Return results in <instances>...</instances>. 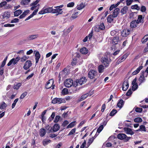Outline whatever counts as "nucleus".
<instances>
[{
  "label": "nucleus",
  "instance_id": "nucleus-1",
  "mask_svg": "<svg viewBox=\"0 0 148 148\" xmlns=\"http://www.w3.org/2000/svg\"><path fill=\"white\" fill-rule=\"evenodd\" d=\"M101 62L106 67H108L111 62L108 55H105L101 58Z\"/></svg>",
  "mask_w": 148,
  "mask_h": 148
},
{
  "label": "nucleus",
  "instance_id": "nucleus-2",
  "mask_svg": "<svg viewBox=\"0 0 148 148\" xmlns=\"http://www.w3.org/2000/svg\"><path fill=\"white\" fill-rule=\"evenodd\" d=\"M117 138L121 140H123L124 142H127L131 138V137L127 136L125 134L120 133L118 134Z\"/></svg>",
  "mask_w": 148,
  "mask_h": 148
},
{
  "label": "nucleus",
  "instance_id": "nucleus-3",
  "mask_svg": "<svg viewBox=\"0 0 148 148\" xmlns=\"http://www.w3.org/2000/svg\"><path fill=\"white\" fill-rule=\"evenodd\" d=\"M65 102V101L64 99L57 98H54L51 101V103L53 104H60Z\"/></svg>",
  "mask_w": 148,
  "mask_h": 148
},
{
  "label": "nucleus",
  "instance_id": "nucleus-4",
  "mask_svg": "<svg viewBox=\"0 0 148 148\" xmlns=\"http://www.w3.org/2000/svg\"><path fill=\"white\" fill-rule=\"evenodd\" d=\"M130 31L128 29H124L121 32V35L123 37H127L130 34Z\"/></svg>",
  "mask_w": 148,
  "mask_h": 148
},
{
  "label": "nucleus",
  "instance_id": "nucleus-5",
  "mask_svg": "<svg viewBox=\"0 0 148 148\" xmlns=\"http://www.w3.org/2000/svg\"><path fill=\"white\" fill-rule=\"evenodd\" d=\"M105 29V26L103 23H101L99 25L95 27V31L97 32H99L100 30H103Z\"/></svg>",
  "mask_w": 148,
  "mask_h": 148
},
{
  "label": "nucleus",
  "instance_id": "nucleus-6",
  "mask_svg": "<svg viewBox=\"0 0 148 148\" xmlns=\"http://www.w3.org/2000/svg\"><path fill=\"white\" fill-rule=\"evenodd\" d=\"M73 82V80L72 79H66L64 82V85L66 87H70L72 85Z\"/></svg>",
  "mask_w": 148,
  "mask_h": 148
},
{
  "label": "nucleus",
  "instance_id": "nucleus-7",
  "mask_svg": "<svg viewBox=\"0 0 148 148\" xmlns=\"http://www.w3.org/2000/svg\"><path fill=\"white\" fill-rule=\"evenodd\" d=\"M97 75V72L94 70H92L89 72L88 77L90 79H92L95 78Z\"/></svg>",
  "mask_w": 148,
  "mask_h": 148
},
{
  "label": "nucleus",
  "instance_id": "nucleus-8",
  "mask_svg": "<svg viewBox=\"0 0 148 148\" xmlns=\"http://www.w3.org/2000/svg\"><path fill=\"white\" fill-rule=\"evenodd\" d=\"M123 130L127 134L132 135L134 134L133 130L130 128L125 127L124 128Z\"/></svg>",
  "mask_w": 148,
  "mask_h": 148
},
{
  "label": "nucleus",
  "instance_id": "nucleus-9",
  "mask_svg": "<svg viewBox=\"0 0 148 148\" xmlns=\"http://www.w3.org/2000/svg\"><path fill=\"white\" fill-rule=\"evenodd\" d=\"M129 55V53H127L124 54L123 56L120 58L117 61L116 63L118 64L124 61Z\"/></svg>",
  "mask_w": 148,
  "mask_h": 148
},
{
  "label": "nucleus",
  "instance_id": "nucleus-10",
  "mask_svg": "<svg viewBox=\"0 0 148 148\" xmlns=\"http://www.w3.org/2000/svg\"><path fill=\"white\" fill-rule=\"evenodd\" d=\"M32 63L31 61L28 60L24 64L23 68L25 70H27L32 65Z\"/></svg>",
  "mask_w": 148,
  "mask_h": 148
},
{
  "label": "nucleus",
  "instance_id": "nucleus-11",
  "mask_svg": "<svg viewBox=\"0 0 148 148\" xmlns=\"http://www.w3.org/2000/svg\"><path fill=\"white\" fill-rule=\"evenodd\" d=\"M38 37V35L37 34H32L29 35L27 37V39L28 40H31L35 39Z\"/></svg>",
  "mask_w": 148,
  "mask_h": 148
},
{
  "label": "nucleus",
  "instance_id": "nucleus-12",
  "mask_svg": "<svg viewBox=\"0 0 148 148\" xmlns=\"http://www.w3.org/2000/svg\"><path fill=\"white\" fill-rule=\"evenodd\" d=\"M129 86L128 81L127 80L125 81L123 84L122 90L123 91H126L128 89Z\"/></svg>",
  "mask_w": 148,
  "mask_h": 148
},
{
  "label": "nucleus",
  "instance_id": "nucleus-13",
  "mask_svg": "<svg viewBox=\"0 0 148 148\" xmlns=\"http://www.w3.org/2000/svg\"><path fill=\"white\" fill-rule=\"evenodd\" d=\"M119 41V36H115L113 37L112 43L113 45H116Z\"/></svg>",
  "mask_w": 148,
  "mask_h": 148
},
{
  "label": "nucleus",
  "instance_id": "nucleus-14",
  "mask_svg": "<svg viewBox=\"0 0 148 148\" xmlns=\"http://www.w3.org/2000/svg\"><path fill=\"white\" fill-rule=\"evenodd\" d=\"M77 80L79 85V84L80 85H82V84H84L86 81V79L85 77H82L80 79Z\"/></svg>",
  "mask_w": 148,
  "mask_h": 148
},
{
  "label": "nucleus",
  "instance_id": "nucleus-15",
  "mask_svg": "<svg viewBox=\"0 0 148 148\" xmlns=\"http://www.w3.org/2000/svg\"><path fill=\"white\" fill-rule=\"evenodd\" d=\"M120 10L119 8H116L114 10L113 14L112 16L114 17H117L118 15L120 12Z\"/></svg>",
  "mask_w": 148,
  "mask_h": 148
},
{
  "label": "nucleus",
  "instance_id": "nucleus-16",
  "mask_svg": "<svg viewBox=\"0 0 148 148\" xmlns=\"http://www.w3.org/2000/svg\"><path fill=\"white\" fill-rule=\"evenodd\" d=\"M62 9L56 8V9H53L52 11V13H58L57 14H62Z\"/></svg>",
  "mask_w": 148,
  "mask_h": 148
},
{
  "label": "nucleus",
  "instance_id": "nucleus-17",
  "mask_svg": "<svg viewBox=\"0 0 148 148\" xmlns=\"http://www.w3.org/2000/svg\"><path fill=\"white\" fill-rule=\"evenodd\" d=\"M53 80V79L49 80L47 82L45 88L47 89L50 88L52 86Z\"/></svg>",
  "mask_w": 148,
  "mask_h": 148
},
{
  "label": "nucleus",
  "instance_id": "nucleus-18",
  "mask_svg": "<svg viewBox=\"0 0 148 148\" xmlns=\"http://www.w3.org/2000/svg\"><path fill=\"white\" fill-rule=\"evenodd\" d=\"M10 16V13L8 11H5L3 12L2 15L3 18H9Z\"/></svg>",
  "mask_w": 148,
  "mask_h": 148
},
{
  "label": "nucleus",
  "instance_id": "nucleus-19",
  "mask_svg": "<svg viewBox=\"0 0 148 148\" xmlns=\"http://www.w3.org/2000/svg\"><path fill=\"white\" fill-rule=\"evenodd\" d=\"M60 128L59 124L57 123L54 124L53 127V131L54 132H56L58 131Z\"/></svg>",
  "mask_w": 148,
  "mask_h": 148
},
{
  "label": "nucleus",
  "instance_id": "nucleus-20",
  "mask_svg": "<svg viewBox=\"0 0 148 148\" xmlns=\"http://www.w3.org/2000/svg\"><path fill=\"white\" fill-rule=\"evenodd\" d=\"M128 7L127 6H125L121 9V13L122 15L125 14L127 12V11L128 10Z\"/></svg>",
  "mask_w": 148,
  "mask_h": 148
},
{
  "label": "nucleus",
  "instance_id": "nucleus-21",
  "mask_svg": "<svg viewBox=\"0 0 148 148\" xmlns=\"http://www.w3.org/2000/svg\"><path fill=\"white\" fill-rule=\"evenodd\" d=\"M143 68V66H139L136 70L133 72L132 73L133 75H135L138 74Z\"/></svg>",
  "mask_w": 148,
  "mask_h": 148
},
{
  "label": "nucleus",
  "instance_id": "nucleus-22",
  "mask_svg": "<svg viewBox=\"0 0 148 148\" xmlns=\"http://www.w3.org/2000/svg\"><path fill=\"white\" fill-rule=\"evenodd\" d=\"M138 24L136 20H133L131 22L130 26L131 28H135L137 27Z\"/></svg>",
  "mask_w": 148,
  "mask_h": 148
},
{
  "label": "nucleus",
  "instance_id": "nucleus-23",
  "mask_svg": "<svg viewBox=\"0 0 148 148\" xmlns=\"http://www.w3.org/2000/svg\"><path fill=\"white\" fill-rule=\"evenodd\" d=\"M85 6V4L83 3H81L79 4H78L77 5L76 8L77 10H81L84 8Z\"/></svg>",
  "mask_w": 148,
  "mask_h": 148
},
{
  "label": "nucleus",
  "instance_id": "nucleus-24",
  "mask_svg": "<svg viewBox=\"0 0 148 148\" xmlns=\"http://www.w3.org/2000/svg\"><path fill=\"white\" fill-rule=\"evenodd\" d=\"M124 104L123 101L122 99L120 100L117 103V106L120 108H121Z\"/></svg>",
  "mask_w": 148,
  "mask_h": 148
},
{
  "label": "nucleus",
  "instance_id": "nucleus-25",
  "mask_svg": "<svg viewBox=\"0 0 148 148\" xmlns=\"http://www.w3.org/2000/svg\"><path fill=\"white\" fill-rule=\"evenodd\" d=\"M137 23L138 24H139L140 23H143L144 22L143 19V16L142 15H139L138 19L136 21Z\"/></svg>",
  "mask_w": 148,
  "mask_h": 148
},
{
  "label": "nucleus",
  "instance_id": "nucleus-26",
  "mask_svg": "<svg viewBox=\"0 0 148 148\" xmlns=\"http://www.w3.org/2000/svg\"><path fill=\"white\" fill-rule=\"evenodd\" d=\"M29 10H27L23 12V14H21L19 16V18L20 19H22L27 14L29 13Z\"/></svg>",
  "mask_w": 148,
  "mask_h": 148
},
{
  "label": "nucleus",
  "instance_id": "nucleus-27",
  "mask_svg": "<svg viewBox=\"0 0 148 148\" xmlns=\"http://www.w3.org/2000/svg\"><path fill=\"white\" fill-rule=\"evenodd\" d=\"M35 56L36 63H38L39 61V60L40 58V55L39 52H36L35 54Z\"/></svg>",
  "mask_w": 148,
  "mask_h": 148
},
{
  "label": "nucleus",
  "instance_id": "nucleus-28",
  "mask_svg": "<svg viewBox=\"0 0 148 148\" xmlns=\"http://www.w3.org/2000/svg\"><path fill=\"white\" fill-rule=\"evenodd\" d=\"M88 50L87 48L85 47L82 48L80 50V52L82 54H86L88 52Z\"/></svg>",
  "mask_w": 148,
  "mask_h": 148
},
{
  "label": "nucleus",
  "instance_id": "nucleus-29",
  "mask_svg": "<svg viewBox=\"0 0 148 148\" xmlns=\"http://www.w3.org/2000/svg\"><path fill=\"white\" fill-rule=\"evenodd\" d=\"M144 72H142L141 75L140 76L139 78V81L140 82V83H142L145 80V77L144 76Z\"/></svg>",
  "mask_w": 148,
  "mask_h": 148
},
{
  "label": "nucleus",
  "instance_id": "nucleus-30",
  "mask_svg": "<svg viewBox=\"0 0 148 148\" xmlns=\"http://www.w3.org/2000/svg\"><path fill=\"white\" fill-rule=\"evenodd\" d=\"M46 131L44 128L41 129L40 130L39 134L40 136H44L46 134Z\"/></svg>",
  "mask_w": 148,
  "mask_h": 148
},
{
  "label": "nucleus",
  "instance_id": "nucleus-31",
  "mask_svg": "<svg viewBox=\"0 0 148 148\" xmlns=\"http://www.w3.org/2000/svg\"><path fill=\"white\" fill-rule=\"evenodd\" d=\"M17 63L15 59V58H13L8 63L7 65L8 66H10L12 63L14 65Z\"/></svg>",
  "mask_w": 148,
  "mask_h": 148
},
{
  "label": "nucleus",
  "instance_id": "nucleus-32",
  "mask_svg": "<svg viewBox=\"0 0 148 148\" xmlns=\"http://www.w3.org/2000/svg\"><path fill=\"white\" fill-rule=\"evenodd\" d=\"M91 95L89 93H87L85 94H84L82 95L81 97L80 98V99L79 100V101H82L85 99L86 98H87L88 96H90Z\"/></svg>",
  "mask_w": 148,
  "mask_h": 148
},
{
  "label": "nucleus",
  "instance_id": "nucleus-33",
  "mask_svg": "<svg viewBox=\"0 0 148 148\" xmlns=\"http://www.w3.org/2000/svg\"><path fill=\"white\" fill-rule=\"evenodd\" d=\"M98 69L99 72L101 73L103 72L105 68L103 65H100L99 66Z\"/></svg>",
  "mask_w": 148,
  "mask_h": 148
},
{
  "label": "nucleus",
  "instance_id": "nucleus-34",
  "mask_svg": "<svg viewBox=\"0 0 148 148\" xmlns=\"http://www.w3.org/2000/svg\"><path fill=\"white\" fill-rule=\"evenodd\" d=\"M103 127H104L103 126V125H101L97 129V132L98 133V134H97V133L95 136H98L99 134V133L103 130Z\"/></svg>",
  "mask_w": 148,
  "mask_h": 148
},
{
  "label": "nucleus",
  "instance_id": "nucleus-35",
  "mask_svg": "<svg viewBox=\"0 0 148 148\" xmlns=\"http://www.w3.org/2000/svg\"><path fill=\"white\" fill-rule=\"evenodd\" d=\"M22 12V11L21 10H16L14 12V16H17Z\"/></svg>",
  "mask_w": 148,
  "mask_h": 148
},
{
  "label": "nucleus",
  "instance_id": "nucleus-36",
  "mask_svg": "<svg viewBox=\"0 0 148 148\" xmlns=\"http://www.w3.org/2000/svg\"><path fill=\"white\" fill-rule=\"evenodd\" d=\"M76 124V122L74 121L70 123L67 126V128H71L74 127Z\"/></svg>",
  "mask_w": 148,
  "mask_h": 148
},
{
  "label": "nucleus",
  "instance_id": "nucleus-37",
  "mask_svg": "<svg viewBox=\"0 0 148 148\" xmlns=\"http://www.w3.org/2000/svg\"><path fill=\"white\" fill-rule=\"evenodd\" d=\"M113 18L114 17L112 15H109L107 17V21L109 23H111L113 20Z\"/></svg>",
  "mask_w": 148,
  "mask_h": 148
},
{
  "label": "nucleus",
  "instance_id": "nucleus-38",
  "mask_svg": "<svg viewBox=\"0 0 148 148\" xmlns=\"http://www.w3.org/2000/svg\"><path fill=\"white\" fill-rule=\"evenodd\" d=\"M53 9L52 8H45L44 7V10L45 13L52 12Z\"/></svg>",
  "mask_w": 148,
  "mask_h": 148
},
{
  "label": "nucleus",
  "instance_id": "nucleus-39",
  "mask_svg": "<svg viewBox=\"0 0 148 148\" xmlns=\"http://www.w3.org/2000/svg\"><path fill=\"white\" fill-rule=\"evenodd\" d=\"M51 140L49 139H44L43 140L42 143L45 146L51 142Z\"/></svg>",
  "mask_w": 148,
  "mask_h": 148
},
{
  "label": "nucleus",
  "instance_id": "nucleus-40",
  "mask_svg": "<svg viewBox=\"0 0 148 148\" xmlns=\"http://www.w3.org/2000/svg\"><path fill=\"white\" fill-rule=\"evenodd\" d=\"M148 40V35H145L142 39L141 42L142 43H144Z\"/></svg>",
  "mask_w": 148,
  "mask_h": 148
},
{
  "label": "nucleus",
  "instance_id": "nucleus-41",
  "mask_svg": "<svg viewBox=\"0 0 148 148\" xmlns=\"http://www.w3.org/2000/svg\"><path fill=\"white\" fill-rule=\"evenodd\" d=\"M21 83H16L14 84V88L16 90L19 88L21 86Z\"/></svg>",
  "mask_w": 148,
  "mask_h": 148
},
{
  "label": "nucleus",
  "instance_id": "nucleus-42",
  "mask_svg": "<svg viewBox=\"0 0 148 148\" xmlns=\"http://www.w3.org/2000/svg\"><path fill=\"white\" fill-rule=\"evenodd\" d=\"M74 27V26L72 25L66 31H63V33L64 34H65L66 33H69L71 30Z\"/></svg>",
  "mask_w": 148,
  "mask_h": 148
},
{
  "label": "nucleus",
  "instance_id": "nucleus-43",
  "mask_svg": "<svg viewBox=\"0 0 148 148\" xmlns=\"http://www.w3.org/2000/svg\"><path fill=\"white\" fill-rule=\"evenodd\" d=\"M31 0H22L21 1V3L23 5H26L28 4Z\"/></svg>",
  "mask_w": 148,
  "mask_h": 148
},
{
  "label": "nucleus",
  "instance_id": "nucleus-44",
  "mask_svg": "<svg viewBox=\"0 0 148 148\" xmlns=\"http://www.w3.org/2000/svg\"><path fill=\"white\" fill-rule=\"evenodd\" d=\"M117 112L116 110L115 109H113L110 112V115L111 116H113Z\"/></svg>",
  "mask_w": 148,
  "mask_h": 148
},
{
  "label": "nucleus",
  "instance_id": "nucleus-45",
  "mask_svg": "<svg viewBox=\"0 0 148 148\" xmlns=\"http://www.w3.org/2000/svg\"><path fill=\"white\" fill-rule=\"evenodd\" d=\"M142 119L140 117H137L134 119V121L136 123H140L142 121Z\"/></svg>",
  "mask_w": 148,
  "mask_h": 148
},
{
  "label": "nucleus",
  "instance_id": "nucleus-46",
  "mask_svg": "<svg viewBox=\"0 0 148 148\" xmlns=\"http://www.w3.org/2000/svg\"><path fill=\"white\" fill-rule=\"evenodd\" d=\"M131 8L132 9H136L137 10H139L140 9V8L136 4L132 6Z\"/></svg>",
  "mask_w": 148,
  "mask_h": 148
},
{
  "label": "nucleus",
  "instance_id": "nucleus-47",
  "mask_svg": "<svg viewBox=\"0 0 148 148\" xmlns=\"http://www.w3.org/2000/svg\"><path fill=\"white\" fill-rule=\"evenodd\" d=\"M28 58V57H27L26 56H23L21 58H20L21 61V62H24Z\"/></svg>",
  "mask_w": 148,
  "mask_h": 148
},
{
  "label": "nucleus",
  "instance_id": "nucleus-48",
  "mask_svg": "<svg viewBox=\"0 0 148 148\" xmlns=\"http://www.w3.org/2000/svg\"><path fill=\"white\" fill-rule=\"evenodd\" d=\"M27 93L26 92H25L23 93L20 97V99H23L27 95Z\"/></svg>",
  "mask_w": 148,
  "mask_h": 148
},
{
  "label": "nucleus",
  "instance_id": "nucleus-49",
  "mask_svg": "<svg viewBox=\"0 0 148 148\" xmlns=\"http://www.w3.org/2000/svg\"><path fill=\"white\" fill-rule=\"evenodd\" d=\"M40 0H36V1L32 3L30 5V6H36V5L39 2Z\"/></svg>",
  "mask_w": 148,
  "mask_h": 148
},
{
  "label": "nucleus",
  "instance_id": "nucleus-50",
  "mask_svg": "<svg viewBox=\"0 0 148 148\" xmlns=\"http://www.w3.org/2000/svg\"><path fill=\"white\" fill-rule=\"evenodd\" d=\"M139 128L141 131L145 132L146 131L145 126L144 125H141L140 126Z\"/></svg>",
  "mask_w": 148,
  "mask_h": 148
},
{
  "label": "nucleus",
  "instance_id": "nucleus-51",
  "mask_svg": "<svg viewBox=\"0 0 148 148\" xmlns=\"http://www.w3.org/2000/svg\"><path fill=\"white\" fill-rule=\"evenodd\" d=\"M18 98L16 99L14 101V102L12 103V108H13L16 105V103L17 102V101H18Z\"/></svg>",
  "mask_w": 148,
  "mask_h": 148
},
{
  "label": "nucleus",
  "instance_id": "nucleus-52",
  "mask_svg": "<svg viewBox=\"0 0 148 148\" xmlns=\"http://www.w3.org/2000/svg\"><path fill=\"white\" fill-rule=\"evenodd\" d=\"M60 117L59 115H57L56 116L55 118V119L54 120V122L55 123H57L59 121V119H60Z\"/></svg>",
  "mask_w": 148,
  "mask_h": 148
},
{
  "label": "nucleus",
  "instance_id": "nucleus-53",
  "mask_svg": "<svg viewBox=\"0 0 148 148\" xmlns=\"http://www.w3.org/2000/svg\"><path fill=\"white\" fill-rule=\"evenodd\" d=\"M78 14V12H76L74 13H73L72 14V17L73 18H75L77 17Z\"/></svg>",
  "mask_w": 148,
  "mask_h": 148
},
{
  "label": "nucleus",
  "instance_id": "nucleus-54",
  "mask_svg": "<svg viewBox=\"0 0 148 148\" xmlns=\"http://www.w3.org/2000/svg\"><path fill=\"white\" fill-rule=\"evenodd\" d=\"M76 130V128H74L70 131V132H69V134H68V135L69 136L73 134L75 132V131Z\"/></svg>",
  "mask_w": 148,
  "mask_h": 148
},
{
  "label": "nucleus",
  "instance_id": "nucleus-55",
  "mask_svg": "<svg viewBox=\"0 0 148 148\" xmlns=\"http://www.w3.org/2000/svg\"><path fill=\"white\" fill-rule=\"evenodd\" d=\"M96 136H95L93 138H90V139L89 140L88 142V143L89 144V145H90V144H91L92 143L93 141L96 138Z\"/></svg>",
  "mask_w": 148,
  "mask_h": 148
},
{
  "label": "nucleus",
  "instance_id": "nucleus-56",
  "mask_svg": "<svg viewBox=\"0 0 148 148\" xmlns=\"http://www.w3.org/2000/svg\"><path fill=\"white\" fill-rule=\"evenodd\" d=\"M6 104L4 102H3L2 104H0V109H4L6 107Z\"/></svg>",
  "mask_w": 148,
  "mask_h": 148
},
{
  "label": "nucleus",
  "instance_id": "nucleus-57",
  "mask_svg": "<svg viewBox=\"0 0 148 148\" xmlns=\"http://www.w3.org/2000/svg\"><path fill=\"white\" fill-rule=\"evenodd\" d=\"M133 2V0H127L126 1V5L127 6L130 5Z\"/></svg>",
  "mask_w": 148,
  "mask_h": 148
},
{
  "label": "nucleus",
  "instance_id": "nucleus-58",
  "mask_svg": "<svg viewBox=\"0 0 148 148\" xmlns=\"http://www.w3.org/2000/svg\"><path fill=\"white\" fill-rule=\"evenodd\" d=\"M135 111L137 112H141L143 111V109L140 108H135Z\"/></svg>",
  "mask_w": 148,
  "mask_h": 148
},
{
  "label": "nucleus",
  "instance_id": "nucleus-59",
  "mask_svg": "<svg viewBox=\"0 0 148 148\" xmlns=\"http://www.w3.org/2000/svg\"><path fill=\"white\" fill-rule=\"evenodd\" d=\"M133 85L132 87V90L134 91L136 90L138 87V84H132Z\"/></svg>",
  "mask_w": 148,
  "mask_h": 148
},
{
  "label": "nucleus",
  "instance_id": "nucleus-60",
  "mask_svg": "<svg viewBox=\"0 0 148 148\" xmlns=\"http://www.w3.org/2000/svg\"><path fill=\"white\" fill-rule=\"evenodd\" d=\"M63 94L64 95L67 94L68 93V90L66 88H64L62 90Z\"/></svg>",
  "mask_w": 148,
  "mask_h": 148
},
{
  "label": "nucleus",
  "instance_id": "nucleus-61",
  "mask_svg": "<svg viewBox=\"0 0 148 148\" xmlns=\"http://www.w3.org/2000/svg\"><path fill=\"white\" fill-rule=\"evenodd\" d=\"M75 3L73 2H71L69 3L67 5L68 7H72L74 5Z\"/></svg>",
  "mask_w": 148,
  "mask_h": 148
},
{
  "label": "nucleus",
  "instance_id": "nucleus-62",
  "mask_svg": "<svg viewBox=\"0 0 148 148\" xmlns=\"http://www.w3.org/2000/svg\"><path fill=\"white\" fill-rule=\"evenodd\" d=\"M7 2L5 1H3L0 3V7L2 8L5 6L7 4Z\"/></svg>",
  "mask_w": 148,
  "mask_h": 148
},
{
  "label": "nucleus",
  "instance_id": "nucleus-63",
  "mask_svg": "<svg viewBox=\"0 0 148 148\" xmlns=\"http://www.w3.org/2000/svg\"><path fill=\"white\" fill-rule=\"evenodd\" d=\"M19 19L17 18H15L13 20H12L11 21V23H16L18 22L19 21Z\"/></svg>",
  "mask_w": 148,
  "mask_h": 148
},
{
  "label": "nucleus",
  "instance_id": "nucleus-64",
  "mask_svg": "<svg viewBox=\"0 0 148 148\" xmlns=\"http://www.w3.org/2000/svg\"><path fill=\"white\" fill-rule=\"evenodd\" d=\"M79 85L78 82L77 80L73 82V81L72 85L75 87H76Z\"/></svg>",
  "mask_w": 148,
  "mask_h": 148
}]
</instances>
